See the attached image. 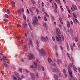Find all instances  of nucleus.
I'll list each match as a JSON object with an SVG mask.
<instances>
[{
	"mask_svg": "<svg viewBox=\"0 0 80 80\" xmlns=\"http://www.w3.org/2000/svg\"><path fill=\"white\" fill-rule=\"evenodd\" d=\"M32 23L34 25H38V18L37 17H35L34 19H33V22Z\"/></svg>",
	"mask_w": 80,
	"mask_h": 80,
	"instance_id": "1",
	"label": "nucleus"
},
{
	"mask_svg": "<svg viewBox=\"0 0 80 80\" xmlns=\"http://www.w3.org/2000/svg\"><path fill=\"white\" fill-rule=\"evenodd\" d=\"M68 71L69 72V73L70 75V78H73V74H72V70L70 67H68Z\"/></svg>",
	"mask_w": 80,
	"mask_h": 80,
	"instance_id": "2",
	"label": "nucleus"
},
{
	"mask_svg": "<svg viewBox=\"0 0 80 80\" xmlns=\"http://www.w3.org/2000/svg\"><path fill=\"white\" fill-rule=\"evenodd\" d=\"M39 52L41 53V54L43 55H44V56L46 55V54L45 52V51L43 49H41L40 51L39 50Z\"/></svg>",
	"mask_w": 80,
	"mask_h": 80,
	"instance_id": "3",
	"label": "nucleus"
},
{
	"mask_svg": "<svg viewBox=\"0 0 80 80\" xmlns=\"http://www.w3.org/2000/svg\"><path fill=\"white\" fill-rule=\"evenodd\" d=\"M56 38L58 42H59V41H60V42H61V41H62V39L61 38V37H60V36L59 35H58V37L57 36H56Z\"/></svg>",
	"mask_w": 80,
	"mask_h": 80,
	"instance_id": "4",
	"label": "nucleus"
},
{
	"mask_svg": "<svg viewBox=\"0 0 80 80\" xmlns=\"http://www.w3.org/2000/svg\"><path fill=\"white\" fill-rule=\"evenodd\" d=\"M30 75H31L32 79L33 80H35V74L31 72L30 73Z\"/></svg>",
	"mask_w": 80,
	"mask_h": 80,
	"instance_id": "5",
	"label": "nucleus"
},
{
	"mask_svg": "<svg viewBox=\"0 0 80 80\" xmlns=\"http://www.w3.org/2000/svg\"><path fill=\"white\" fill-rule=\"evenodd\" d=\"M71 9L72 11H74L75 10H77V8L76 6L74 5H73V6L71 7Z\"/></svg>",
	"mask_w": 80,
	"mask_h": 80,
	"instance_id": "6",
	"label": "nucleus"
},
{
	"mask_svg": "<svg viewBox=\"0 0 80 80\" xmlns=\"http://www.w3.org/2000/svg\"><path fill=\"white\" fill-rule=\"evenodd\" d=\"M41 40L43 41V42H46L47 41V39H46L45 37H43L42 36H41Z\"/></svg>",
	"mask_w": 80,
	"mask_h": 80,
	"instance_id": "7",
	"label": "nucleus"
},
{
	"mask_svg": "<svg viewBox=\"0 0 80 80\" xmlns=\"http://www.w3.org/2000/svg\"><path fill=\"white\" fill-rule=\"evenodd\" d=\"M35 57L33 54H31L29 56V60H32V59H34Z\"/></svg>",
	"mask_w": 80,
	"mask_h": 80,
	"instance_id": "8",
	"label": "nucleus"
},
{
	"mask_svg": "<svg viewBox=\"0 0 80 80\" xmlns=\"http://www.w3.org/2000/svg\"><path fill=\"white\" fill-rule=\"evenodd\" d=\"M52 71L53 72H59V70H58V69L57 68H54L52 69Z\"/></svg>",
	"mask_w": 80,
	"mask_h": 80,
	"instance_id": "9",
	"label": "nucleus"
},
{
	"mask_svg": "<svg viewBox=\"0 0 80 80\" xmlns=\"http://www.w3.org/2000/svg\"><path fill=\"white\" fill-rule=\"evenodd\" d=\"M56 32L57 34H61V32H60V29H59V28H57Z\"/></svg>",
	"mask_w": 80,
	"mask_h": 80,
	"instance_id": "10",
	"label": "nucleus"
},
{
	"mask_svg": "<svg viewBox=\"0 0 80 80\" xmlns=\"http://www.w3.org/2000/svg\"><path fill=\"white\" fill-rule=\"evenodd\" d=\"M3 58L2 59V61H3L4 62H5V60L7 61V57L4 56H3Z\"/></svg>",
	"mask_w": 80,
	"mask_h": 80,
	"instance_id": "11",
	"label": "nucleus"
},
{
	"mask_svg": "<svg viewBox=\"0 0 80 80\" xmlns=\"http://www.w3.org/2000/svg\"><path fill=\"white\" fill-rule=\"evenodd\" d=\"M67 54L70 60L71 61H73V58H72V57H71V58H70V54H69L68 53H67Z\"/></svg>",
	"mask_w": 80,
	"mask_h": 80,
	"instance_id": "12",
	"label": "nucleus"
},
{
	"mask_svg": "<svg viewBox=\"0 0 80 80\" xmlns=\"http://www.w3.org/2000/svg\"><path fill=\"white\" fill-rule=\"evenodd\" d=\"M54 77L55 80H58V76H57V75L54 74Z\"/></svg>",
	"mask_w": 80,
	"mask_h": 80,
	"instance_id": "13",
	"label": "nucleus"
},
{
	"mask_svg": "<svg viewBox=\"0 0 80 80\" xmlns=\"http://www.w3.org/2000/svg\"><path fill=\"white\" fill-rule=\"evenodd\" d=\"M2 66H3V67H5H5L7 68L9 67L8 65H7V64H6V63L5 62L3 63V64L2 65Z\"/></svg>",
	"mask_w": 80,
	"mask_h": 80,
	"instance_id": "14",
	"label": "nucleus"
},
{
	"mask_svg": "<svg viewBox=\"0 0 80 80\" xmlns=\"http://www.w3.org/2000/svg\"><path fill=\"white\" fill-rule=\"evenodd\" d=\"M57 62L58 64H61L62 63V61L61 60H59L58 59H57Z\"/></svg>",
	"mask_w": 80,
	"mask_h": 80,
	"instance_id": "15",
	"label": "nucleus"
},
{
	"mask_svg": "<svg viewBox=\"0 0 80 80\" xmlns=\"http://www.w3.org/2000/svg\"><path fill=\"white\" fill-rule=\"evenodd\" d=\"M32 41L31 39H29V44L30 45H32Z\"/></svg>",
	"mask_w": 80,
	"mask_h": 80,
	"instance_id": "16",
	"label": "nucleus"
},
{
	"mask_svg": "<svg viewBox=\"0 0 80 80\" xmlns=\"http://www.w3.org/2000/svg\"><path fill=\"white\" fill-rule=\"evenodd\" d=\"M28 25L30 29L31 30H33V28H32V25H31V24H30L29 23H28Z\"/></svg>",
	"mask_w": 80,
	"mask_h": 80,
	"instance_id": "17",
	"label": "nucleus"
},
{
	"mask_svg": "<svg viewBox=\"0 0 80 80\" xmlns=\"http://www.w3.org/2000/svg\"><path fill=\"white\" fill-rule=\"evenodd\" d=\"M59 20L60 23H61V24L62 25L63 24V21L62 20V18H59Z\"/></svg>",
	"mask_w": 80,
	"mask_h": 80,
	"instance_id": "18",
	"label": "nucleus"
},
{
	"mask_svg": "<svg viewBox=\"0 0 80 80\" xmlns=\"http://www.w3.org/2000/svg\"><path fill=\"white\" fill-rule=\"evenodd\" d=\"M18 13L19 16H20V15H21V11H20V10H18Z\"/></svg>",
	"mask_w": 80,
	"mask_h": 80,
	"instance_id": "19",
	"label": "nucleus"
},
{
	"mask_svg": "<svg viewBox=\"0 0 80 80\" xmlns=\"http://www.w3.org/2000/svg\"><path fill=\"white\" fill-rule=\"evenodd\" d=\"M73 69L74 70V71H75V72H77V68L75 67V66H73Z\"/></svg>",
	"mask_w": 80,
	"mask_h": 80,
	"instance_id": "20",
	"label": "nucleus"
},
{
	"mask_svg": "<svg viewBox=\"0 0 80 80\" xmlns=\"http://www.w3.org/2000/svg\"><path fill=\"white\" fill-rule=\"evenodd\" d=\"M73 69L74 70V71H75V72H77V68L75 67V66H73Z\"/></svg>",
	"mask_w": 80,
	"mask_h": 80,
	"instance_id": "21",
	"label": "nucleus"
},
{
	"mask_svg": "<svg viewBox=\"0 0 80 80\" xmlns=\"http://www.w3.org/2000/svg\"><path fill=\"white\" fill-rule=\"evenodd\" d=\"M69 66L71 67L72 68V67H74L75 66H73V63H72L70 64Z\"/></svg>",
	"mask_w": 80,
	"mask_h": 80,
	"instance_id": "22",
	"label": "nucleus"
},
{
	"mask_svg": "<svg viewBox=\"0 0 80 80\" xmlns=\"http://www.w3.org/2000/svg\"><path fill=\"white\" fill-rule=\"evenodd\" d=\"M67 23L68 28H70V22H69L68 21L67 22Z\"/></svg>",
	"mask_w": 80,
	"mask_h": 80,
	"instance_id": "23",
	"label": "nucleus"
},
{
	"mask_svg": "<svg viewBox=\"0 0 80 80\" xmlns=\"http://www.w3.org/2000/svg\"><path fill=\"white\" fill-rule=\"evenodd\" d=\"M73 15L74 17H75V18H77V14L75 13H73Z\"/></svg>",
	"mask_w": 80,
	"mask_h": 80,
	"instance_id": "24",
	"label": "nucleus"
},
{
	"mask_svg": "<svg viewBox=\"0 0 80 80\" xmlns=\"http://www.w3.org/2000/svg\"><path fill=\"white\" fill-rule=\"evenodd\" d=\"M12 7H15V2H13L12 3Z\"/></svg>",
	"mask_w": 80,
	"mask_h": 80,
	"instance_id": "25",
	"label": "nucleus"
},
{
	"mask_svg": "<svg viewBox=\"0 0 80 80\" xmlns=\"http://www.w3.org/2000/svg\"><path fill=\"white\" fill-rule=\"evenodd\" d=\"M51 65H52V66H53V67H54V66H55V64L54 62H52L51 63Z\"/></svg>",
	"mask_w": 80,
	"mask_h": 80,
	"instance_id": "26",
	"label": "nucleus"
},
{
	"mask_svg": "<svg viewBox=\"0 0 80 80\" xmlns=\"http://www.w3.org/2000/svg\"><path fill=\"white\" fill-rule=\"evenodd\" d=\"M56 3H60V0H55Z\"/></svg>",
	"mask_w": 80,
	"mask_h": 80,
	"instance_id": "27",
	"label": "nucleus"
},
{
	"mask_svg": "<svg viewBox=\"0 0 80 80\" xmlns=\"http://www.w3.org/2000/svg\"><path fill=\"white\" fill-rule=\"evenodd\" d=\"M24 26L25 27V28H27V23H26V22H24Z\"/></svg>",
	"mask_w": 80,
	"mask_h": 80,
	"instance_id": "28",
	"label": "nucleus"
},
{
	"mask_svg": "<svg viewBox=\"0 0 80 80\" xmlns=\"http://www.w3.org/2000/svg\"><path fill=\"white\" fill-rule=\"evenodd\" d=\"M41 68L42 69V71H43V72L45 71V68H44L42 66L41 67Z\"/></svg>",
	"mask_w": 80,
	"mask_h": 80,
	"instance_id": "29",
	"label": "nucleus"
},
{
	"mask_svg": "<svg viewBox=\"0 0 80 80\" xmlns=\"http://www.w3.org/2000/svg\"><path fill=\"white\" fill-rule=\"evenodd\" d=\"M48 61L49 62V63H51L52 62V60L50 59V58H48Z\"/></svg>",
	"mask_w": 80,
	"mask_h": 80,
	"instance_id": "30",
	"label": "nucleus"
},
{
	"mask_svg": "<svg viewBox=\"0 0 80 80\" xmlns=\"http://www.w3.org/2000/svg\"><path fill=\"white\" fill-rule=\"evenodd\" d=\"M36 76L37 78H38L39 76H38V72H36Z\"/></svg>",
	"mask_w": 80,
	"mask_h": 80,
	"instance_id": "31",
	"label": "nucleus"
},
{
	"mask_svg": "<svg viewBox=\"0 0 80 80\" xmlns=\"http://www.w3.org/2000/svg\"><path fill=\"white\" fill-rule=\"evenodd\" d=\"M70 47H71V50H72V51L73 50V45H71Z\"/></svg>",
	"mask_w": 80,
	"mask_h": 80,
	"instance_id": "32",
	"label": "nucleus"
},
{
	"mask_svg": "<svg viewBox=\"0 0 80 80\" xmlns=\"http://www.w3.org/2000/svg\"><path fill=\"white\" fill-rule=\"evenodd\" d=\"M75 41L76 42H78V38H77V37H75Z\"/></svg>",
	"mask_w": 80,
	"mask_h": 80,
	"instance_id": "33",
	"label": "nucleus"
},
{
	"mask_svg": "<svg viewBox=\"0 0 80 80\" xmlns=\"http://www.w3.org/2000/svg\"><path fill=\"white\" fill-rule=\"evenodd\" d=\"M36 43L37 44L38 47H39V43L38 42V41H36Z\"/></svg>",
	"mask_w": 80,
	"mask_h": 80,
	"instance_id": "34",
	"label": "nucleus"
},
{
	"mask_svg": "<svg viewBox=\"0 0 80 80\" xmlns=\"http://www.w3.org/2000/svg\"><path fill=\"white\" fill-rule=\"evenodd\" d=\"M60 8L62 11V12H63V11H64L63 8V7H62V6H61Z\"/></svg>",
	"mask_w": 80,
	"mask_h": 80,
	"instance_id": "35",
	"label": "nucleus"
},
{
	"mask_svg": "<svg viewBox=\"0 0 80 80\" xmlns=\"http://www.w3.org/2000/svg\"><path fill=\"white\" fill-rule=\"evenodd\" d=\"M13 80H17V78L16 77H13Z\"/></svg>",
	"mask_w": 80,
	"mask_h": 80,
	"instance_id": "36",
	"label": "nucleus"
},
{
	"mask_svg": "<svg viewBox=\"0 0 80 80\" xmlns=\"http://www.w3.org/2000/svg\"><path fill=\"white\" fill-rule=\"evenodd\" d=\"M6 12H7V13H8V14H9V13H10V11H9V10H8V9H7Z\"/></svg>",
	"mask_w": 80,
	"mask_h": 80,
	"instance_id": "37",
	"label": "nucleus"
},
{
	"mask_svg": "<svg viewBox=\"0 0 80 80\" xmlns=\"http://www.w3.org/2000/svg\"><path fill=\"white\" fill-rule=\"evenodd\" d=\"M31 1H32V3H33V5H36V4L35 3V2H34L33 0H31Z\"/></svg>",
	"mask_w": 80,
	"mask_h": 80,
	"instance_id": "38",
	"label": "nucleus"
},
{
	"mask_svg": "<svg viewBox=\"0 0 80 80\" xmlns=\"http://www.w3.org/2000/svg\"><path fill=\"white\" fill-rule=\"evenodd\" d=\"M20 43L21 44H23V40H21Z\"/></svg>",
	"mask_w": 80,
	"mask_h": 80,
	"instance_id": "39",
	"label": "nucleus"
},
{
	"mask_svg": "<svg viewBox=\"0 0 80 80\" xmlns=\"http://www.w3.org/2000/svg\"><path fill=\"white\" fill-rule=\"evenodd\" d=\"M34 64L36 67H37V62H34Z\"/></svg>",
	"mask_w": 80,
	"mask_h": 80,
	"instance_id": "40",
	"label": "nucleus"
},
{
	"mask_svg": "<svg viewBox=\"0 0 80 80\" xmlns=\"http://www.w3.org/2000/svg\"><path fill=\"white\" fill-rule=\"evenodd\" d=\"M16 38L18 39V40H19L20 39V37H19L18 36H16Z\"/></svg>",
	"mask_w": 80,
	"mask_h": 80,
	"instance_id": "41",
	"label": "nucleus"
},
{
	"mask_svg": "<svg viewBox=\"0 0 80 80\" xmlns=\"http://www.w3.org/2000/svg\"><path fill=\"white\" fill-rule=\"evenodd\" d=\"M57 8L55 9V8H54V11L55 13H57Z\"/></svg>",
	"mask_w": 80,
	"mask_h": 80,
	"instance_id": "42",
	"label": "nucleus"
},
{
	"mask_svg": "<svg viewBox=\"0 0 80 80\" xmlns=\"http://www.w3.org/2000/svg\"><path fill=\"white\" fill-rule=\"evenodd\" d=\"M3 21H4V22H8V19H4L3 20Z\"/></svg>",
	"mask_w": 80,
	"mask_h": 80,
	"instance_id": "43",
	"label": "nucleus"
},
{
	"mask_svg": "<svg viewBox=\"0 0 80 80\" xmlns=\"http://www.w3.org/2000/svg\"><path fill=\"white\" fill-rule=\"evenodd\" d=\"M36 62H37V63H40V62L39 61H38V60L37 59L36 60Z\"/></svg>",
	"mask_w": 80,
	"mask_h": 80,
	"instance_id": "44",
	"label": "nucleus"
},
{
	"mask_svg": "<svg viewBox=\"0 0 80 80\" xmlns=\"http://www.w3.org/2000/svg\"><path fill=\"white\" fill-rule=\"evenodd\" d=\"M54 5L55 6V9L57 8V4H56V3H54Z\"/></svg>",
	"mask_w": 80,
	"mask_h": 80,
	"instance_id": "45",
	"label": "nucleus"
},
{
	"mask_svg": "<svg viewBox=\"0 0 80 80\" xmlns=\"http://www.w3.org/2000/svg\"><path fill=\"white\" fill-rule=\"evenodd\" d=\"M52 20H55V18L52 15Z\"/></svg>",
	"mask_w": 80,
	"mask_h": 80,
	"instance_id": "46",
	"label": "nucleus"
},
{
	"mask_svg": "<svg viewBox=\"0 0 80 80\" xmlns=\"http://www.w3.org/2000/svg\"><path fill=\"white\" fill-rule=\"evenodd\" d=\"M46 23L44 22H43V25L44 27H46Z\"/></svg>",
	"mask_w": 80,
	"mask_h": 80,
	"instance_id": "47",
	"label": "nucleus"
},
{
	"mask_svg": "<svg viewBox=\"0 0 80 80\" xmlns=\"http://www.w3.org/2000/svg\"><path fill=\"white\" fill-rule=\"evenodd\" d=\"M61 38L63 40H64V37H63V35H61Z\"/></svg>",
	"mask_w": 80,
	"mask_h": 80,
	"instance_id": "48",
	"label": "nucleus"
},
{
	"mask_svg": "<svg viewBox=\"0 0 80 80\" xmlns=\"http://www.w3.org/2000/svg\"><path fill=\"white\" fill-rule=\"evenodd\" d=\"M19 70L20 72H21V73L22 72V69L21 68H19Z\"/></svg>",
	"mask_w": 80,
	"mask_h": 80,
	"instance_id": "49",
	"label": "nucleus"
},
{
	"mask_svg": "<svg viewBox=\"0 0 80 80\" xmlns=\"http://www.w3.org/2000/svg\"><path fill=\"white\" fill-rule=\"evenodd\" d=\"M36 12H37V13L38 14L39 12V11H38V8H37L36 9Z\"/></svg>",
	"mask_w": 80,
	"mask_h": 80,
	"instance_id": "50",
	"label": "nucleus"
},
{
	"mask_svg": "<svg viewBox=\"0 0 80 80\" xmlns=\"http://www.w3.org/2000/svg\"><path fill=\"white\" fill-rule=\"evenodd\" d=\"M30 67L31 68L33 69V65H32L30 66Z\"/></svg>",
	"mask_w": 80,
	"mask_h": 80,
	"instance_id": "51",
	"label": "nucleus"
},
{
	"mask_svg": "<svg viewBox=\"0 0 80 80\" xmlns=\"http://www.w3.org/2000/svg\"><path fill=\"white\" fill-rule=\"evenodd\" d=\"M5 17L6 18H8V17H9V16H8V14H6Z\"/></svg>",
	"mask_w": 80,
	"mask_h": 80,
	"instance_id": "52",
	"label": "nucleus"
},
{
	"mask_svg": "<svg viewBox=\"0 0 80 80\" xmlns=\"http://www.w3.org/2000/svg\"><path fill=\"white\" fill-rule=\"evenodd\" d=\"M18 80H22V78H21L18 77Z\"/></svg>",
	"mask_w": 80,
	"mask_h": 80,
	"instance_id": "53",
	"label": "nucleus"
},
{
	"mask_svg": "<svg viewBox=\"0 0 80 80\" xmlns=\"http://www.w3.org/2000/svg\"><path fill=\"white\" fill-rule=\"evenodd\" d=\"M21 78H25V76L23 75H21Z\"/></svg>",
	"mask_w": 80,
	"mask_h": 80,
	"instance_id": "54",
	"label": "nucleus"
},
{
	"mask_svg": "<svg viewBox=\"0 0 80 80\" xmlns=\"http://www.w3.org/2000/svg\"><path fill=\"white\" fill-rule=\"evenodd\" d=\"M67 48L68 49V50L69 48V46L67 44Z\"/></svg>",
	"mask_w": 80,
	"mask_h": 80,
	"instance_id": "55",
	"label": "nucleus"
},
{
	"mask_svg": "<svg viewBox=\"0 0 80 80\" xmlns=\"http://www.w3.org/2000/svg\"><path fill=\"white\" fill-rule=\"evenodd\" d=\"M23 18H24L25 20H26V17H25V15H23Z\"/></svg>",
	"mask_w": 80,
	"mask_h": 80,
	"instance_id": "56",
	"label": "nucleus"
},
{
	"mask_svg": "<svg viewBox=\"0 0 80 80\" xmlns=\"http://www.w3.org/2000/svg\"><path fill=\"white\" fill-rule=\"evenodd\" d=\"M24 48H27V44L23 46Z\"/></svg>",
	"mask_w": 80,
	"mask_h": 80,
	"instance_id": "57",
	"label": "nucleus"
},
{
	"mask_svg": "<svg viewBox=\"0 0 80 80\" xmlns=\"http://www.w3.org/2000/svg\"><path fill=\"white\" fill-rule=\"evenodd\" d=\"M42 7H44V3H43V2H42Z\"/></svg>",
	"mask_w": 80,
	"mask_h": 80,
	"instance_id": "58",
	"label": "nucleus"
},
{
	"mask_svg": "<svg viewBox=\"0 0 80 80\" xmlns=\"http://www.w3.org/2000/svg\"><path fill=\"white\" fill-rule=\"evenodd\" d=\"M58 47V46L56 45L55 47V49H56V50H57V48Z\"/></svg>",
	"mask_w": 80,
	"mask_h": 80,
	"instance_id": "59",
	"label": "nucleus"
},
{
	"mask_svg": "<svg viewBox=\"0 0 80 80\" xmlns=\"http://www.w3.org/2000/svg\"><path fill=\"white\" fill-rule=\"evenodd\" d=\"M25 71L27 73H28L29 72V71H28V70L26 69L25 70Z\"/></svg>",
	"mask_w": 80,
	"mask_h": 80,
	"instance_id": "60",
	"label": "nucleus"
},
{
	"mask_svg": "<svg viewBox=\"0 0 80 80\" xmlns=\"http://www.w3.org/2000/svg\"><path fill=\"white\" fill-rule=\"evenodd\" d=\"M52 39L53 40V41H54V42H55V38H54V37H52Z\"/></svg>",
	"mask_w": 80,
	"mask_h": 80,
	"instance_id": "61",
	"label": "nucleus"
},
{
	"mask_svg": "<svg viewBox=\"0 0 80 80\" xmlns=\"http://www.w3.org/2000/svg\"><path fill=\"white\" fill-rule=\"evenodd\" d=\"M60 47L62 50H63V47H62V46H60Z\"/></svg>",
	"mask_w": 80,
	"mask_h": 80,
	"instance_id": "62",
	"label": "nucleus"
},
{
	"mask_svg": "<svg viewBox=\"0 0 80 80\" xmlns=\"http://www.w3.org/2000/svg\"><path fill=\"white\" fill-rule=\"evenodd\" d=\"M70 23H71V24L72 25H73V21H71Z\"/></svg>",
	"mask_w": 80,
	"mask_h": 80,
	"instance_id": "63",
	"label": "nucleus"
},
{
	"mask_svg": "<svg viewBox=\"0 0 80 80\" xmlns=\"http://www.w3.org/2000/svg\"><path fill=\"white\" fill-rule=\"evenodd\" d=\"M59 27H60V28H62V25H60V24H59Z\"/></svg>",
	"mask_w": 80,
	"mask_h": 80,
	"instance_id": "64",
	"label": "nucleus"
}]
</instances>
